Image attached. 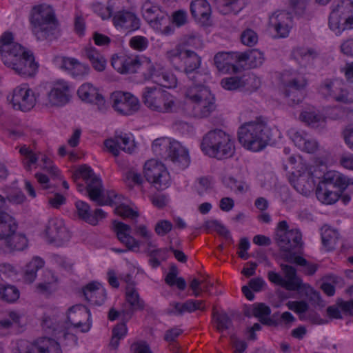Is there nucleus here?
I'll list each match as a JSON object with an SVG mask.
<instances>
[{
    "mask_svg": "<svg viewBox=\"0 0 353 353\" xmlns=\"http://www.w3.org/2000/svg\"><path fill=\"white\" fill-rule=\"evenodd\" d=\"M0 53L3 63L23 77H33L39 65L33 53L14 41L11 32H5L0 37Z\"/></svg>",
    "mask_w": 353,
    "mask_h": 353,
    "instance_id": "1",
    "label": "nucleus"
},
{
    "mask_svg": "<svg viewBox=\"0 0 353 353\" xmlns=\"http://www.w3.org/2000/svg\"><path fill=\"white\" fill-rule=\"evenodd\" d=\"M237 137L245 149L252 152L263 150L271 139V129L267 119L260 116L242 124L238 129Z\"/></svg>",
    "mask_w": 353,
    "mask_h": 353,
    "instance_id": "2",
    "label": "nucleus"
},
{
    "mask_svg": "<svg viewBox=\"0 0 353 353\" xmlns=\"http://www.w3.org/2000/svg\"><path fill=\"white\" fill-rule=\"evenodd\" d=\"M186 43L177 45L166 53V57L176 70H180L179 63L183 62L184 73L192 81V85L205 83L208 77L206 73L201 72L199 69L201 64V58L194 51L186 47Z\"/></svg>",
    "mask_w": 353,
    "mask_h": 353,
    "instance_id": "3",
    "label": "nucleus"
},
{
    "mask_svg": "<svg viewBox=\"0 0 353 353\" xmlns=\"http://www.w3.org/2000/svg\"><path fill=\"white\" fill-rule=\"evenodd\" d=\"M201 147L207 154L217 159L232 157L235 151L231 136L219 129L208 132L203 137Z\"/></svg>",
    "mask_w": 353,
    "mask_h": 353,
    "instance_id": "4",
    "label": "nucleus"
},
{
    "mask_svg": "<svg viewBox=\"0 0 353 353\" xmlns=\"http://www.w3.org/2000/svg\"><path fill=\"white\" fill-rule=\"evenodd\" d=\"M205 83L190 85L185 97L192 103V114L197 119L210 117L216 110L215 97Z\"/></svg>",
    "mask_w": 353,
    "mask_h": 353,
    "instance_id": "5",
    "label": "nucleus"
},
{
    "mask_svg": "<svg viewBox=\"0 0 353 353\" xmlns=\"http://www.w3.org/2000/svg\"><path fill=\"white\" fill-rule=\"evenodd\" d=\"M30 21L32 31L39 40L52 36L58 25L52 9L46 5H39L32 8Z\"/></svg>",
    "mask_w": 353,
    "mask_h": 353,
    "instance_id": "6",
    "label": "nucleus"
},
{
    "mask_svg": "<svg viewBox=\"0 0 353 353\" xmlns=\"http://www.w3.org/2000/svg\"><path fill=\"white\" fill-rule=\"evenodd\" d=\"M142 100L148 109L159 113L172 112L176 107L174 97L156 86L145 88Z\"/></svg>",
    "mask_w": 353,
    "mask_h": 353,
    "instance_id": "7",
    "label": "nucleus"
},
{
    "mask_svg": "<svg viewBox=\"0 0 353 353\" xmlns=\"http://www.w3.org/2000/svg\"><path fill=\"white\" fill-rule=\"evenodd\" d=\"M331 30L341 33L346 30L353 29V2L350 0H339L332 6L329 17Z\"/></svg>",
    "mask_w": 353,
    "mask_h": 353,
    "instance_id": "8",
    "label": "nucleus"
},
{
    "mask_svg": "<svg viewBox=\"0 0 353 353\" xmlns=\"http://www.w3.org/2000/svg\"><path fill=\"white\" fill-rule=\"evenodd\" d=\"M144 176L157 190H165L170 184V176L165 165L155 159L145 162L143 168Z\"/></svg>",
    "mask_w": 353,
    "mask_h": 353,
    "instance_id": "9",
    "label": "nucleus"
},
{
    "mask_svg": "<svg viewBox=\"0 0 353 353\" xmlns=\"http://www.w3.org/2000/svg\"><path fill=\"white\" fill-rule=\"evenodd\" d=\"M319 92L325 98H332L336 102L353 103V90H347L339 81L326 79L319 86Z\"/></svg>",
    "mask_w": 353,
    "mask_h": 353,
    "instance_id": "10",
    "label": "nucleus"
},
{
    "mask_svg": "<svg viewBox=\"0 0 353 353\" xmlns=\"http://www.w3.org/2000/svg\"><path fill=\"white\" fill-rule=\"evenodd\" d=\"M70 98L71 90L69 83L63 79H57L49 84L46 105L61 107L68 103Z\"/></svg>",
    "mask_w": 353,
    "mask_h": 353,
    "instance_id": "11",
    "label": "nucleus"
},
{
    "mask_svg": "<svg viewBox=\"0 0 353 353\" xmlns=\"http://www.w3.org/2000/svg\"><path fill=\"white\" fill-rule=\"evenodd\" d=\"M112 108L119 114L132 115L140 108L139 99L130 92L118 91L111 95Z\"/></svg>",
    "mask_w": 353,
    "mask_h": 353,
    "instance_id": "12",
    "label": "nucleus"
},
{
    "mask_svg": "<svg viewBox=\"0 0 353 353\" xmlns=\"http://www.w3.org/2000/svg\"><path fill=\"white\" fill-rule=\"evenodd\" d=\"M150 59L126 54H114L112 57V66L121 74L135 73L140 68L146 70L145 63Z\"/></svg>",
    "mask_w": 353,
    "mask_h": 353,
    "instance_id": "13",
    "label": "nucleus"
},
{
    "mask_svg": "<svg viewBox=\"0 0 353 353\" xmlns=\"http://www.w3.org/2000/svg\"><path fill=\"white\" fill-rule=\"evenodd\" d=\"M146 72L143 74L146 79H151L160 85L172 88L177 85V79L174 74L164 70L159 65L154 64L151 61L145 63Z\"/></svg>",
    "mask_w": 353,
    "mask_h": 353,
    "instance_id": "14",
    "label": "nucleus"
},
{
    "mask_svg": "<svg viewBox=\"0 0 353 353\" xmlns=\"http://www.w3.org/2000/svg\"><path fill=\"white\" fill-rule=\"evenodd\" d=\"M10 102L15 109L22 111H28L35 104V98L33 92L27 84H22L17 87L12 92Z\"/></svg>",
    "mask_w": 353,
    "mask_h": 353,
    "instance_id": "15",
    "label": "nucleus"
},
{
    "mask_svg": "<svg viewBox=\"0 0 353 353\" xmlns=\"http://www.w3.org/2000/svg\"><path fill=\"white\" fill-rule=\"evenodd\" d=\"M88 196L98 205H112L117 203L118 195L114 191L103 192L102 182L100 179H94L88 185Z\"/></svg>",
    "mask_w": 353,
    "mask_h": 353,
    "instance_id": "16",
    "label": "nucleus"
},
{
    "mask_svg": "<svg viewBox=\"0 0 353 353\" xmlns=\"http://www.w3.org/2000/svg\"><path fill=\"white\" fill-rule=\"evenodd\" d=\"M307 85L306 79L301 74L285 81V96L292 104H297L303 99V90Z\"/></svg>",
    "mask_w": 353,
    "mask_h": 353,
    "instance_id": "17",
    "label": "nucleus"
},
{
    "mask_svg": "<svg viewBox=\"0 0 353 353\" xmlns=\"http://www.w3.org/2000/svg\"><path fill=\"white\" fill-rule=\"evenodd\" d=\"M59 68L68 72L74 78H82L88 74L90 67L71 57H60L56 58Z\"/></svg>",
    "mask_w": 353,
    "mask_h": 353,
    "instance_id": "18",
    "label": "nucleus"
},
{
    "mask_svg": "<svg viewBox=\"0 0 353 353\" xmlns=\"http://www.w3.org/2000/svg\"><path fill=\"white\" fill-rule=\"evenodd\" d=\"M90 316L89 310L84 305H77L70 307L68 313V321L76 327H81L82 332H88L90 328L88 323Z\"/></svg>",
    "mask_w": 353,
    "mask_h": 353,
    "instance_id": "19",
    "label": "nucleus"
},
{
    "mask_svg": "<svg viewBox=\"0 0 353 353\" xmlns=\"http://www.w3.org/2000/svg\"><path fill=\"white\" fill-rule=\"evenodd\" d=\"M256 79L252 74H245L242 77L224 78L221 81V86L228 90H236L242 88L248 90L256 89L258 85Z\"/></svg>",
    "mask_w": 353,
    "mask_h": 353,
    "instance_id": "20",
    "label": "nucleus"
},
{
    "mask_svg": "<svg viewBox=\"0 0 353 353\" xmlns=\"http://www.w3.org/2000/svg\"><path fill=\"white\" fill-rule=\"evenodd\" d=\"M113 230L119 241L124 244L128 250L138 252L140 248V242L130 234L131 228L130 225L117 221H113Z\"/></svg>",
    "mask_w": 353,
    "mask_h": 353,
    "instance_id": "21",
    "label": "nucleus"
},
{
    "mask_svg": "<svg viewBox=\"0 0 353 353\" xmlns=\"http://www.w3.org/2000/svg\"><path fill=\"white\" fill-rule=\"evenodd\" d=\"M283 252L296 253L302 246V235L298 230H290L276 241Z\"/></svg>",
    "mask_w": 353,
    "mask_h": 353,
    "instance_id": "22",
    "label": "nucleus"
},
{
    "mask_svg": "<svg viewBox=\"0 0 353 353\" xmlns=\"http://www.w3.org/2000/svg\"><path fill=\"white\" fill-rule=\"evenodd\" d=\"M77 93L83 101L97 105L99 111L103 112L106 110L107 105L104 97L92 84L89 83L83 84L79 88Z\"/></svg>",
    "mask_w": 353,
    "mask_h": 353,
    "instance_id": "23",
    "label": "nucleus"
},
{
    "mask_svg": "<svg viewBox=\"0 0 353 353\" xmlns=\"http://www.w3.org/2000/svg\"><path fill=\"white\" fill-rule=\"evenodd\" d=\"M45 233L50 242L68 241L70 237L63 220L57 218L48 221Z\"/></svg>",
    "mask_w": 353,
    "mask_h": 353,
    "instance_id": "24",
    "label": "nucleus"
},
{
    "mask_svg": "<svg viewBox=\"0 0 353 353\" xmlns=\"http://www.w3.org/2000/svg\"><path fill=\"white\" fill-rule=\"evenodd\" d=\"M104 145L109 152L114 157L119 154V150L131 153L134 148V141L127 134L115 136L113 139H107Z\"/></svg>",
    "mask_w": 353,
    "mask_h": 353,
    "instance_id": "25",
    "label": "nucleus"
},
{
    "mask_svg": "<svg viewBox=\"0 0 353 353\" xmlns=\"http://www.w3.org/2000/svg\"><path fill=\"white\" fill-rule=\"evenodd\" d=\"M25 353H62V351L55 340L43 337L30 343Z\"/></svg>",
    "mask_w": 353,
    "mask_h": 353,
    "instance_id": "26",
    "label": "nucleus"
},
{
    "mask_svg": "<svg viewBox=\"0 0 353 353\" xmlns=\"http://www.w3.org/2000/svg\"><path fill=\"white\" fill-rule=\"evenodd\" d=\"M164 159H170L181 168H186L190 163L188 150L178 141H171L169 150Z\"/></svg>",
    "mask_w": 353,
    "mask_h": 353,
    "instance_id": "27",
    "label": "nucleus"
},
{
    "mask_svg": "<svg viewBox=\"0 0 353 353\" xmlns=\"http://www.w3.org/2000/svg\"><path fill=\"white\" fill-rule=\"evenodd\" d=\"M75 205L79 217L92 225H97L99 220L105 217V213L101 209H96L92 213L90 205L85 202L78 201Z\"/></svg>",
    "mask_w": 353,
    "mask_h": 353,
    "instance_id": "28",
    "label": "nucleus"
},
{
    "mask_svg": "<svg viewBox=\"0 0 353 353\" xmlns=\"http://www.w3.org/2000/svg\"><path fill=\"white\" fill-rule=\"evenodd\" d=\"M316 195L317 199L325 204L334 203L339 198V193L334 188V185L324 179L319 182L316 188Z\"/></svg>",
    "mask_w": 353,
    "mask_h": 353,
    "instance_id": "29",
    "label": "nucleus"
},
{
    "mask_svg": "<svg viewBox=\"0 0 353 353\" xmlns=\"http://www.w3.org/2000/svg\"><path fill=\"white\" fill-rule=\"evenodd\" d=\"M141 11L143 18L154 27L157 28L159 24L167 20V15L149 1L143 4Z\"/></svg>",
    "mask_w": 353,
    "mask_h": 353,
    "instance_id": "30",
    "label": "nucleus"
},
{
    "mask_svg": "<svg viewBox=\"0 0 353 353\" xmlns=\"http://www.w3.org/2000/svg\"><path fill=\"white\" fill-rule=\"evenodd\" d=\"M291 17L285 12L274 13L270 17L269 21L270 26L273 28L281 37H285L288 35Z\"/></svg>",
    "mask_w": 353,
    "mask_h": 353,
    "instance_id": "31",
    "label": "nucleus"
},
{
    "mask_svg": "<svg viewBox=\"0 0 353 353\" xmlns=\"http://www.w3.org/2000/svg\"><path fill=\"white\" fill-rule=\"evenodd\" d=\"M113 23L115 26L123 28L128 31H133L139 28V19L136 15L128 11L117 12L113 17Z\"/></svg>",
    "mask_w": 353,
    "mask_h": 353,
    "instance_id": "32",
    "label": "nucleus"
},
{
    "mask_svg": "<svg viewBox=\"0 0 353 353\" xmlns=\"http://www.w3.org/2000/svg\"><path fill=\"white\" fill-rule=\"evenodd\" d=\"M83 294L88 301L99 305L103 304L106 299L105 290L97 282L86 285L83 288Z\"/></svg>",
    "mask_w": 353,
    "mask_h": 353,
    "instance_id": "33",
    "label": "nucleus"
},
{
    "mask_svg": "<svg viewBox=\"0 0 353 353\" xmlns=\"http://www.w3.org/2000/svg\"><path fill=\"white\" fill-rule=\"evenodd\" d=\"M291 139L298 148L306 152L314 153L318 149V143L303 132H292Z\"/></svg>",
    "mask_w": 353,
    "mask_h": 353,
    "instance_id": "34",
    "label": "nucleus"
},
{
    "mask_svg": "<svg viewBox=\"0 0 353 353\" xmlns=\"http://www.w3.org/2000/svg\"><path fill=\"white\" fill-rule=\"evenodd\" d=\"M192 17L201 23L207 22L211 15V7L206 0H194L190 4Z\"/></svg>",
    "mask_w": 353,
    "mask_h": 353,
    "instance_id": "35",
    "label": "nucleus"
},
{
    "mask_svg": "<svg viewBox=\"0 0 353 353\" xmlns=\"http://www.w3.org/2000/svg\"><path fill=\"white\" fill-rule=\"evenodd\" d=\"M214 65L221 72H228L232 69L233 72H238V67L234 64L231 52H218L214 58Z\"/></svg>",
    "mask_w": 353,
    "mask_h": 353,
    "instance_id": "36",
    "label": "nucleus"
},
{
    "mask_svg": "<svg viewBox=\"0 0 353 353\" xmlns=\"http://www.w3.org/2000/svg\"><path fill=\"white\" fill-rule=\"evenodd\" d=\"M83 55L90 61L94 70L102 72L105 68V59L94 48L88 45L83 50Z\"/></svg>",
    "mask_w": 353,
    "mask_h": 353,
    "instance_id": "37",
    "label": "nucleus"
},
{
    "mask_svg": "<svg viewBox=\"0 0 353 353\" xmlns=\"http://www.w3.org/2000/svg\"><path fill=\"white\" fill-rule=\"evenodd\" d=\"M17 225L14 219L6 212H0V239H4L16 231Z\"/></svg>",
    "mask_w": 353,
    "mask_h": 353,
    "instance_id": "38",
    "label": "nucleus"
},
{
    "mask_svg": "<svg viewBox=\"0 0 353 353\" xmlns=\"http://www.w3.org/2000/svg\"><path fill=\"white\" fill-rule=\"evenodd\" d=\"M280 266L285 275V282L292 284L293 288L287 289V290L295 291L301 289L304 284L302 283V280L297 276L296 269L286 264H281Z\"/></svg>",
    "mask_w": 353,
    "mask_h": 353,
    "instance_id": "39",
    "label": "nucleus"
},
{
    "mask_svg": "<svg viewBox=\"0 0 353 353\" xmlns=\"http://www.w3.org/2000/svg\"><path fill=\"white\" fill-rule=\"evenodd\" d=\"M299 117L303 122L314 128H323L326 120L323 114L314 111H304Z\"/></svg>",
    "mask_w": 353,
    "mask_h": 353,
    "instance_id": "40",
    "label": "nucleus"
},
{
    "mask_svg": "<svg viewBox=\"0 0 353 353\" xmlns=\"http://www.w3.org/2000/svg\"><path fill=\"white\" fill-rule=\"evenodd\" d=\"M4 239L6 246L14 250H23L28 245L26 237L21 234L15 233V232L9 234Z\"/></svg>",
    "mask_w": 353,
    "mask_h": 353,
    "instance_id": "41",
    "label": "nucleus"
},
{
    "mask_svg": "<svg viewBox=\"0 0 353 353\" xmlns=\"http://www.w3.org/2000/svg\"><path fill=\"white\" fill-rule=\"evenodd\" d=\"M321 240L326 250H332L334 249L338 241V233L327 226H323L321 228Z\"/></svg>",
    "mask_w": 353,
    "mask_h": 353,
    "instance_id": "42",
    "label": "nucleus"
},
{
    "mask_svg": "<svg viewBox=\"0 0 353 353\" xmlns=\"http://www.w3.org/2000/svg\"><path fill=\"white\" fill-rule=\"evenodd\" d=\"M323 179L332 183L335 190L339 188L341 192L350 185L349 180L338 172H328L323 176Z\"/></svg>",
    "mask_w": 353,
    "mask_h": 353,
    "instance_id": "43",
    "label": "nucleus"
},
{
    "mask_svg": "<svg viewBox=\"0 0 353 353\" xmlns=\"http://www.w3.org/2000/svg\"><path fill=\"white\" fill-rule=\"evenodd\" d=\"M253 307L254 316L259 318L262 324L266 325H271L273 324V321L268 317L271 313L270 307L263 303L254 304Z\"/></svg>",
    "mask_w": 353,
    "mask_h": 353,
    "instance_id": "44",
    "label": "nucleus"
},
{
    "mask_svg": "<svg viewBox=\"0 0 353 353\" xmlns=\"http://www.w3.org/2000/svg\"><path fill=\"white\" fill-rule=\"evenodd\" d=\"M125 299L133 310H142L144 309V301L140 299L138 292L134 288L128 286L126 288Z\"/></svg>",
    "mask_w": 353,
    "mask_h": 353,
    "instance_id": "45",
    "label": "nucleus"
},
{
    "mask_svg": "<svg viewBox=\"0 0 353 353\" xmlns=\"http://www.w3.org/2000/svg\"><path fill=\"white\" fill-rule=\"evenodd\" d=\"M19 291L14 285L0 284V297L8 303H14L19 298Z\"/></svg>",
    "mask_w": 353,
    "mask_h": 353,
    "instance_id": "46",
    "label": "nucleus"
},
{
    "mask_svg": "<svg viewBox=\"0 0 353 353\" xmlns=\"http://www.w3.org/2000/svg\"><path fill=\"white\" fill-rule=\"evenodd\" d=\"M19 153L23 157L22 163L25 169L31 171L32 165H34L39 159L38 156L26 145L20 148Z\"/></svg>",
    "mask_w": 353,
    "mask_h": 353,
    "instance_id": "47",
    "label": "nucleus"
},
{
    "mask_svg": "<svg viewBox=\"0 0 353 353\" xmlns=\"http://www.w3.org/2000/svg\"><path fill=\"white\" fill-rule=\"evenodd\" d=\"M212 316L216 324V328L219 332L228 330L232 325V320L225 312H219L214 308Z\"/></svg>",
    "mask_w": 353,
    "mask_h": 353,
    "instance_id": "48",
    "label": "nucleus"
},
{
    "mask_svg": "<svg viewBox=\"0 0 353 353\" xmlns=\"http://www.w3.org/2000/svg\"><path fill=\"white\" fill-rule=\"evenodd\" d=\"M316 184L313 176L310 174L307 176H300L296 181V189L301 192L302 194H307L313 191Z\"/></svg>",
    "mask_w": 353,
    "mask_h": 353,
    "instance_id": "49",
    "label": "nucleus"
},
{
    "mask_svg": "<svg viewBox=\"0 0 353 353\" xmlns=\"http://www.w3.org/2000/svg\"><path fill=\"white\" fill-rule=\"evenodd\" d=\"M171 141L167 138H159L154 141L152 150L157 156L165 159L169 150Z\"/></svg>",
    "mask_w": 353,
    "mask_h": 353,
    "instance_id": "50",
    "label": "nucleus"
},
{
    "mask_svg": "<svg viewBox=\"0 0 353 353\" xmlns=\"http://www.w3.org/2000/svg\"><path fill=\"white\" fill-rule=\"evenodd\" d=\"M127 327L125 323L117 324L112 330V336L110 345L116 349L119 346V341L125 336Z\"/></svg>",
    "mask_w": 353,
    "mask_h": 353,
    "instance_id": "51",
    "label": "nucleus"
},
{
    "mask_svg": "<svg viewBox=\"0 0 353 353\" xmlns=\"http://www.w3.org/2000/svg\"><path fill=\"white\" fill-rule=\"evenodd\" d=\"M74 175L76 176L75 177L79 176L85 181L87 183L86 190L88 192V185L92 182L94 179H99L94 174L91 168L87 165H81Z\"/></svg>",
    "mask_w": 353,
    "mask_h": 353,
    "instance_id": "52",
    "label": "nucleus"
},
{
    "mask_svg": "<svg viewBox=\"0 0 353 353\" xmlns=\"http://www.w3.org/2000/svg\"><path fill=\"white\" fill-rule=\"evenodd\" d=\"M183 314L184 312H193L197 310L205 311L206 310L205 301L202 300L190 299L183 303Z\"/></svg>",
    "mask_w": 353,
    "mask_h": 353,
    "instance_id": "53",
    "label": "nucleus"
},
{
    "mask_svg": "<svg viewBox=\"0 0 353 353\" xmlns=\"http://www.w3.org/2000/svg\"><path fill=\"white\" fill-rule=\"evenodd\" d=\"M37 290L39 293L46 296L51 294L57 290V280L52 275V281L39 283L37 285Z\"/></svg>",
    "mask_w": 353,
    "mask_h": 353,
    "instance_id": "54",
    "label": "nucleus"
},
{
    "mask_svg": "<svg viewBox=\"0 0 353 353\" xmlns=\"http://www.w3.org/2000/svg\"><path fill=\"white\" fill-rule=\"evenodd\" d=\"M241 40L243 44L252 47L257 43L258 35L254 30L248 28L241 33Z\"/></svg>",
    "mask_w": 353,
    "mask_h": 353,
    "instance_id": "55",
    "label": "nucleus"
},
{
    "mask_svg": "<svg viewBox=\"0 0 353 353\" xmlns=\"http://www.w3.org/2000/svg\"><path fill=\"white\" fill-rule=\"evenodd\" d=\"M198 184L195 187L197 194L203 196L205 193L212 188V182L210 178L202 176L197 179Z\"/></svg>",
    "mask_w": 353,
    "mask_h": 353,
    "instance_id": "56",
    "label": "nucleus"
},
{
    "mask_svg": "<svg viewBox=\"0 0 353 353\" xmlns=\"http://www.w3.org/2000/svg\"><path fill=\"white\" fill-rule=\"evenodd\" d=\"M130 46L136 50L143 51L148 46V40L143 36H134L129 41Z\"/></svg>",
    "mask_w": 353,
    "mask_h": 353,
    "instance_id": "57",
    "label": "nucleus"
},
{
    "mask_svg": "<svg viewBox=\"0 0 353 353\" xmlns=\"http://www.w3.org/2000/svg\"><path fill=\"white\" fill-rule=\"evenodd\" d=\"M257 54L258 53L254 50H250L244 52H231V57H232V61L234 64L247 61L251 59L252 56Z\"/></svg>",
    "mask_w": 353,
    "mask_h": 353,
    "instance_id": "58",
    "label": "nucleus"
},
{
    "mask_svg": "<svg viewBox=\"0 0 353 353\" xmlns=\"http://www.w3.org/2000/svg\"><path fill=\"white\" fill-rule=\"evenodd\" d=\"M268 278L269 281L272 283L281 286L286 290L293 288L292 283H290L289 282H285V279H283L279 274L276 273L273 271L268 272Z\"/></svg>",
    "mask_w": 353,
    "mask_h": 353,
    "instance_id": "59",
    "label": "nucleus"
},
{
    "mask_svg": "<svg viewBox=\"0 0 353 353\" xmlns=\"http://www.w3.org/2000/svg\"><path fill=\"white\" fill-rule=\"evenodd\" d=\"M114 212L117 214L121 216L123 219L137 217L138 214L132 209L129 208L128 205H120L114 209Z\"/></svg>",
    "mask_w": 353,
    "mask_h": 353,
    "instance_id": "60",
    "label": "nucleus"
},
{
    "mask_svg": "<svg viewBox=\"0 0 353 353\" xmlns=\"http://www.w3.org/2000/svg\"><path fill=\"white\" fill-rule=\"evenodd\" d=\"M172 228V224L170 221L161 220L157 223L154 230L158 235L164 236L170 232Z\"/></svg>",
    "mask_w": 353,
    "mask_h": 353,
    "instance_id": "61",
    "label": "nucleus"
},
{
    "mask_svg": "<svg viewBox=\"0 0 353 353\" xmlns=\"http://www.w3.org/2000/svg\"><path fill=\"white\" fill-rule=\"evenodd\" d=\"M288 308L294 312L301 314L307 311L309 306L304 301H289L287 304Z\"/></svg>",
    "mask_w": 353,
    "mask_h": 353,
    "instance_id": "62",
    "label": "nucleus"
},
{
    "mask_svg": "<svg viewBox=\"0 0 353 353\" xmlns=\"http://www.w3.org/2000/svg\"><path fill=\"white\" fill-rule=\"evenodd\" d=\"M19 316L14 312H10L8 315V319H3L0 320V328L7 330L12 326L14 323L19 321Z\"/></svg>",
    "mask_w": 353,
    "mask_h": 353,
    "instance_id": "63",
    "label": "nucleus"
},
{
    "mask_svg": "<svg viewBox=\"0 0 353 353\" xmlns=\"http://www.w3.org/2000/svg\"><path fill=\"white\" fill-rule=\"evenodd\" d=\"M130 350L133 353H152L148 344L144 341L133 343Z\"/></svg>",
    "mask_w": 353,
    "mask_h": 353,
    "instance_id": "64",
    "label": "nucleus"
}]
</instances>
